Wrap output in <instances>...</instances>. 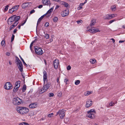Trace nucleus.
Returning <instances> with one entry per match:
<instances>
[{
    "instance_id": "nucleus-1",
    "label": "nucleus",
    "mask_w": 125,
    "mask_h": 125,
    "mask_svg": "<svg viewBox=\"0 0 125 125\" xmlns=\"http://www.w3.org/2000/svg\"><path fill=\"white\" fill-rule=\"evenodd\" d=\"M16 109L18 112L21 115H24L29 111L28 108L24 107H18Z\"/></svg>"
},
{
    "instance_id": "nucleus-2",
    "label": "nucleus",
    "mask_w": 125,
    "mask_h": 125,
    "mask_svg": "<svg viewBox=\"0 0 125 125\" xmlns=\"http://www.w3.org/2000/svg\"><path fill=\"white\" fill-rule=\"evenodd\" d=\"M96 22L95 20L94 19L91 21L90 26L91 28V29H90L88 31H89L90 32L94 33L96 32H99L100 31L98 29H95L94 27H92L94 25Z\"/></svg>"
},
{
    "instance_id": "nucleus-3",
    "label": "nucleus",
    "mask_w": 125,
    "mask_h": 125,
    "mask_svg": "<svg viewBox=\"0 0 125 125\" xmlns=\"http://www.w3.org/2000/svg\"><path fill=\"white\" fill-rule=\"evenodd\" d=\"M44 85L42 88L40 90L39 93L40 94H42L47 91L50 87L51 83L50 82H47L46 84L44 83Z\"/></svg>"
},
{
    "instance_id": "nucleus-4",
    "label": "nucleus",
    "mask_w": 125,
    "mask_h": 125,
    "mask_svg": "<svg viewBox=\"0 0 125 125\" xmlns=\"http://www.w3.org/2000/svg\"><path fill=\"white\" fill-rule=\"evenodd\" d=\"M95 110L94 109H91L87 112L86 116L91 119H94L96 117L95 114H96Z\"/></svg>"
},
{
    "instance_id": "nucleus-5",
    "label": "nucleus",
    "mask_w": 125,
    "mask_h": 125,
    "mask_svg": "<svg viewBox=\"0 0 125 125\" xmlns=\"http://www.w3.org/2000/svg\"><path fill=\"white\" fill-rule=\"evenodd\" d=\"M23 101L18 97L13 98L12 100V103L14 105H18L23 103Z\"/></svg>"
},
{
    "instance_id": "nucleus-6",
    "label": "nucleus",
    "mask_w": 125,
    "mask_h": 125,
    "mask_svg": "<svg viewBox=\"0 0 125 125\" xmlns=\"http://www.w3.org/2000/svg\"><path fill=\"white\" fill-rule=\"evenodd\" d=\"M17 61L18 63V65H19L18 67L21 72H22L23 71L22 64L18 58L17 57Z\"/></svg>"
},
{
    "instance_id": "nucleus-7",
    "label": "nucleus",
    "mask_w": 125,
    "mask_h": 125,
    "mask_svg": "<svg viewBox=\"0 0 125 125\" xmlns=\"http://www.w3.org/2000/svg\"><path fill=\"white\" fill-rule=\"evenodd\" d=\"M20 19V16L14 15L8 19H9V20L12 21H13L14 22L15 21H18Z\"/></svg>"
},
{
    "instance_id": "nucleus-8",
    "label": "nucleus",
    "mask_w": 125,
    "mask_h": 125,
    "mask_svg": "<svg viewBox=\"0 0 125 125\" xmlns=\"http://www.w3.org/2000/svg\"><path fill=\"white\" fill-rule=\"evenodd\" d=\"M34 50L36 53L38 55H41L43 53V51L42 49L40 48H35Z\"/></svg>"
},
{
    "instance_id": "nucleus-9",
    "label": "nucleus",
    "mask_w": 125,
    "mask_h": 125,
    "mask_svg": "<svg viewBox=\"0 0 125 125\" xmlns=\"http://www.w3.org/2000/svg\"><path fill=\"white\" fill-rule=\"evenodd\" d=\"M4 87L5 89L9 90L12 88V85L10 82H7L4 85Z\"/></svg>"
},
{
    "instance_id": "nucleus-10",
    "label": "nucleus",
    "mask_w": 125,
    "mask_h": 125,
    "mask_svg": "<svg viewBox=\"0 0 125 125\" xmlns=\"http://www.w3.org/2000/svg\"><path fill=\"white\" fill-rule=\"evenodd\" d=\"M59 112L60 118L61 119L63 118L65 115L64 110L63 109L60 110H59Z\"/></svg>"
},
{
    "instance_id": "nucleus-11",
    "label": "nucleus",
    "mask_w": 125,
    "mask_h": 125,
    "mask_svg": "<svg viewBox=\"0 0 125 125\" xmlns=\"http://www.w3.org/2000/svg\"><path fill=\"white\" fill-rule=\"evenodd\" d=\"M69 13V10L68 9L63 10L61 13L62 16L64 17L68 15Z\"/></svg>"
},
{
    "instance_id": "nucleus-12",
    "label": "nucleus",
    "mask_w": 125,
    "mask_h": 125,
    "mask_svg": "<svg viewBox=\"0 0 125 125\" xmlns=\"http://www.w3.org/2000/svg\"><path fill=\"white\" fill-rule=\"evenodd\" d=\"M59 61L57 59L53 61V65L54 68L55 69H57L59 65Z\"/></svg>"
},
{
    "instance_id": "nucleus-13",
    "label": "nucleus",
    "mask_w": 125,
    "mask_h": 125,
    "mask_svg": "<svg viewBox=\"0 0 125 125\" xmlns=\"http://www.w3.org/2000/svg\"><path fill=\"white\" fill-rule=\"evenodd\" d=\"M54 8V7H52L51 9H50L47 12V13L45 14L47 17H50L51 15V12L52 11Z\"/></svg>"
},
{
    "instance_id": "nucleus-14",
    "label": "nucleus",
    "mask_w": 125,
    "mask_h": 125,
    "mask_svg": "<svg viewBox=\"0 0 125 125\" xmlns=\"http://www.w3.org/2000/svg\"><path fill=\"white\" fill-rule=\"evenodd\" d=\"M92 101L90 100L87 101L85 105L86 107L88 108L91 106L92 104Z\"/></svg>"
},
{
    "instance_id": "nucleus-15",
    "label": "nucleus",
    "mask_w": 125,
    "mask_h": 125,
    "mask_svg": "<svg viewBox=\"0 0 125 125\" xmlns=\"http://www.w3.org/2000/svg\"><path fill=\"white\" fill-rule=\"evenodd\" d=\"M42 3L45 5H48L50 4L49 0H42Z\"/></svg>"
},
{
    "instance_id": "nucleus-16",
    "label": "nucleus",
    "mask_w": 125,
    "mask_h": 125,
    "mask_svg": "<svg viewBox=\"0 0 125 125\" xmlns=\"http://www.w3.org/2000/svg\"><path fill=\"white\" fill-rule=\"evenodd\" d=\"M37 106V104L35 103L31 104L29 105V107L31 108H35Z\"/></svg>"
},
{
    "instance_id": "nucleus-17",
    "label": "nucleus",
    "mask_w": 125,
    "mask_h": 125,
    "mask_svg": "<svg viewBox=\"0 0 125 125\" xmlns=\"http://www.w3.org/2000/svg\"><path fill=\"white\" fill-rule=\"evenodd\" d=\"M45 16H46V15L44 14L40 18H39V19H38V21H37V25L39 24L40 23V22L41 21V20L43 19V18H44V17Z\"/></svg>"
},
{
    "instance_id": "nucleus-18",
    "label": "nucleus",
    "mask_w": 125,
    "mask_h": 125,
    "mask_svg": "<svg viewBox=\"0 0 125 125\" xmlns=\"http://www.w3.org/2000/svg\"><path fill=\"white\" fill-rule=\"evenodd\" d=\"M103 18L105 20L110 19V14L105 15L103 17Z\"/></svg>"
},
{
    "instance_id": "nucleus-19",
    "label": "nucleus",
    "mask_w": 125,
    "mask_h": 125,
    "mask_svg": "<svg viewBox=\"0 0 125 125\" xmlns=\"http://www.w3.org/2000/svg\"><path fill=\"white\" fill-rule=\"evenodd\" d=\"M19 57H20V58L21 59V60L22 61V62H23V64L24 65H25L26 67H28V66H30V65H28L24 62V60L21 57V56L20 55Z\"/></svg>"
},
{
    "instance_id": "nucleus-20",
    "label": "nucleus",
    "mask_w": 125,
    "mask_h": 125,
    "mask_svg": "<svg viewBox=\"0 0 125 125\" xmlns=\"http://www.w3.org/2000/svg\"><path fill=\"white\" fill-rule=\"evenodd\" d=\"M19 6V5H15L12 8V9H13L14 10V11L17 10L18 8V7Z\"/></svg>"
},
{
    "instance_id": "nucleus-21",
    "label": "nucleus",
    "mask_w": 125,
    "mask_h": 125,
    "mask_svg": "<svg viewBox=\"0 0 125 125\" xmlns=\"http://www.w3.org/2000/svg\"><path fill=\"white\" fill-rule=\"evenodd\" d=\"M110 19L117 17V15L116 14H110Z\"/></svg>"
},
{
    "instance_id": "nucleus-22",
    "label": "nucleus",
    "mask_w": 125,
    "mask_h": 125,
    "mask_svg": "<svg viewBox=\"0 0 125 125\" xmlns=\"http://www.w3.org/2000/svg\"><path fill=\"white\" fill-rule=\"evenodd\" d=\"M28 3H23L22 5V8H26L27 6H28Z\"/></svg>"
},
{
    "instance_id": "nucleus-23",
    "label": "nucleus",
    "mask_w": 125,
    "mask_h": 125,
    "mask_svg": "<svg viewBox=\"0 0 125 125\" xmlns=\"http://www.w3.org/2000/svg\"><path fill=\"white\" fill-rule=\"evenodd\" d=\"M37 39H35L34 40V41H33L31 42V44H30V49H31V48H32V45H33V44L36 41H37Z\"/></svg>"
},
{
    "instance_id": "nucleus-24",
    "label": "nucleus",
    "mask_w": 125,
    "mask_h": 125,
    "mask_svg": "<svg viewBox=\"0 0 125 125\" xmlns=\"http://www.w3.org/2000/svg\"><path fill=\"white\" fill-rule=\"evenodd\" d=\"M21 82L20 81H18L15 83V86L16 87H18L19 85H20V83Z\"/></svg>"
},
{
    "instance_id": "nucleus-25",
    "label": "nucleus",
    "mask_w": 125,
    "mask_h": 125,
    "mask_svg": "<svg viewBox=\"0 0 125 125\" xmlns=\"http://www.w3.org/2000/svg\"><path fill=\"white\" fill-rule=\"evenodd\" d=\"M20 87V85H19L18 87H16L15 86L14 88L13 89V92L14 93L16 92L18 90L19 88Z\"/></svg>"
},
{
    "instance_id": "nucleus-26",
    "label": "nucleus",
    "mask_w": 125,
    "mask_h": 125,
    "mask_svg": "<svg viewBox=\"0 0 125 125\" xmlns=\"http://www.w3.org/2000/svg\"><path fill=\"white\" fill-rule=\"evenodd\" d=\"M8 24L10 25H11L14 22L12 21L9 20V19H8Z\"/></svg>"
},
{
    "instance_id": "nucleus-27",
    "label": "nucleus",
    "mask_w": 125,
    "mask_h": 125,
    "mask_svg": "<svg viewBox=\"0 0 125 125\" xmlns=\"http://www.w3.org/2000/svg\"><path fill=\"white\" fill-rule=\"evenodd\" d=\"M58 18L57 17H55L53 18V20L54 22H56L58 20Z\"/></svg>"
},
{
    "instance_id": "nucleus-28",
    "label": "nucleus",
    "mask_w": 125,
    "mask_h": 125,
    "mask_svg": "<svg viewBox=\"0 0 125 125\" xmlns=\"http://www.w3.org/2000/svg\"><path fill=\"white\" fill-rule=\"evenodd\" d=\"M44 33L45 34V37L46 39H48L49 38V34L47 33H45L44 32Z\"/></svg>"
},
{
    "instance_id": "nucleus-29",
    "label": "nucleus",
    "mask_w": 125,
    "mask_h": 125,
    "mask_svg": "<svg viewBox=\"0 0 125 125\" xmlns=\"http://www.w3.org/2000/svg\"><path fill=\"white\" fill-rule=\"evenodd\" d=\"M90 62L92 64L96 62V60L94 59H91L90 61Z\"/></svg>"
},
{
    "instance_id": "nucleus-30",
    "label": "nucleus",
    "mask_w": 125,
    "mask_h": 125,
    "mask_svg": "<svg viewBox=\"0 0 125 125\" xmlns=\"http://www.w3.org/2000/svg\"><path fill=\"white\" fill-rule=\"evenodd\" d=\"M43 79L44 83H45V82L46 81V82H47V76L43 77Z\"/></svg>"
},
{
    "instance_id": "nucleus-31",
    "label": "nucleus",
    "mask_w": 125,
    "mask_h": 125,
    "mask_svg": "<svg viewBox=\"0 0 125 125\" xmlns=\"http://www.w3.org/2000/svg\"><path fill=\"white\" fill-rule=\"evenodd\" d=\"M26 89V86L25 85H24L23 87L22 91L23 92H25V90Z\"/></svg>"
},
{
    "instance_id": "nucleus-32",
    "label": "nucleus",
    "mask_w": 125,
    "mask_h": 125,
    "mask_svg": "<svg viewBox=\"0 0 125 125\" xmlns=\"http://www.w3.org/2000/svg\"><path fill=\"white\" fill-rule=\"evenodd\" d=\"M19 125H29L27 123L23 122L19 124Z\"/></svg>"
},
{
    "instance_id": "nucleus-33",
    "label": "nucleus",
    "mask_w": 125,
    "mask_h": 125,
    "mask_svg": "<svg viewBox=\"0 0 125 125\" xmlns=\"http://www.w3.org/2000/svg\"><path fill=\"white\" fill-rule=\"evenodd\" d=\"M1 45L2 46H3L4 45H5V41L4 40H3L1 42Z\"/></svg>"
},
{
    "instance_id": "nucleus-34",
    "label": "nucleus",
    "mask_w": 125,
    "mask_h": 125,
    "mask_svg": "<svg viewBox=\"0 0 125 125\" xmlns=\"http://www.w3.org/2000/svg\"><path fill=\"white\" fill-rule=\"evenodd\" d=\"M80 83V82L79 80H77L75 82V85H78Z\"/></svg>"
},
{
    "instance_id": "nucleus-35",
    "label": "nucleus",
    "mask_w": 125,
    "mask_h": 125,
    "mask_svg": "<svg viewBox=\"0 0 125 125\" xmlns=\"http://www.w3.org/2000/svg\"><path fill=\"white\" fill-rule=\"evenodd\" d=\"M63 4L65 7L67 8L68 6V4L66 2H64Z\"/></svg>"
},
{
    "instance_id": "nucleus-36",
    "label": "nucleus",
    "mask_w": 125,
    "mask_h": 125,
    "mask_svg": "<svg viewBox=\"0 0 125 125\" xmlns=\"http://www.w3.org/2000/svg\"><path fill=\"white\" fill-rule=\"evenodd\" d=\"M14 11V10H13V9H12L11 8L9 10V13H11Z\"/></svg>"
},
{
    "instance_id": "nucleus-37",
    "label": "nucleus",
    "mask_w": 125,
    "mask_h": 125,
    "mask_svg": "<svg viewBox=\"0 0 125 125\" xmlns=\"http://www.w3.org/2000/svg\"><path fill=\"white\" fill-rule=\"evenodd\" d=\"M9 7V5H7L6 6L5 8V10L6 11H7L8 9V8Z\"/></svg>"
},
{
    "instance_id": "nucleus-38",
    "label": "nucleus",
    "mask_w": 125,
    "mask_h": 125,
    "mask_svg": "<svg viewBox=\"0 0 125 125\" xmlns=\"http://www.w3.org/2000/svg\"><path fill=\"white\" fill-rule=\"evenodd\" d=\"M43 73V77L47 76V73L46 71H44Z\"/></svg>"
},
{
    "instance_id": "nucleus-39",
    "label": "nucleus",
    "mask_w": 125,
    "mask_h": 125,
    "mask_svg": "<svg viewBox=\"0 0 125 125\" xmlns=\"http://www.w3.org/2000/svg\"><path fill=\"white\" fill-rule=\"evenodd\" d=\"M15 37V35L13 34L12 35V36L11 38V42H12L14 40Z\"/></svg>"
},
{
    "instance_id": "nucleus-40",
    "label": "nucleus",
    "mask_w": 125,
    "mask_h": 125,
    "mask_svg": "<svg viewBox=\"0 0 125 125\" xmlns=\"http://www.w3.org/2000/svg\"><path fill=\"white\" fill-rule=\"evenodd\" d=\"M54 96V94L53 93H50L49 94V97H53Z\"/></svg>"
},
{
    "instance_id": "nucleus-41",
    "label": "nucleus",
    "mask_w": 125,
    "mask_h": 125,
    "mask_svg": "<svg viewBox=\"0 0 125 125\" xmlns=\"http://www.w3.org/2000/svg\"><path fill=\"white\" fill-rule=\"evenodd\" d=\"M116 7L115 6H113L111 8V9L112 11H114Z\"/></svg>"
},
{
    "instance_id": "nucleus-42",
    "label": "nucleus",
    "mask_w": 125,
    "mask_h": 125,
    "mask_svg": "<svg viewBox=\"0 0 125 125\" xmlns=\"http://www.w3.org/2000/svg\"><path fill=\"white\" fill-rule=\"evenodd\" d=\"M58 95L59 97H61L62 96V93L61 92H60L58 93Z\"/></svg>"
},
{
    "instance_id": "nucleus-43",
    "label": "nucleus",
    "mask_w": 125,
    "mask_h": 125,
    "mask_svg": "<svg viewBox=\"0 0 125 125\" xmlns=\"http://www.w3.org/2000/svg\"><path fill=\"white\" fill-rule=\"evenodd\" d=\"M87 0H85V1L84 3H80V6L81 5H83L85 4L87 2Z\"/></svg>"
},
{
    "instance_id": "nucleus-44",
    "label": "nucleus",
    "mask_w": 125,
    "mask_h": 125,
    "mask_svg": "<svg viewBox=\"0 0 125 125\" xmlns=\"http://www.w3.org/2000/svg\"><path fill=\"white\" fill-rule=\"evenodd\" d=\"M86 93V94H85V96H88L89 94H91V93L90 92L88 91L87 92V93Z\"/></svg>"
},
{
    "instance_id": "nucleus-45",
    "label": "nucleus",
    "mask_w": 125,
    "mask_h": 125,
    "mask_svg": "<svg viewBox=\"0 0 125 125\" xmlns=\"http://www.w3.org/2000/svg\"><path fill=\"white\" fill-rule=\"evenodd\" d=\"M77 23L79 24H81L82 23L83 21L82 20H80L78 21H77Z\"/></svg>"
},
{
    "instance_id": "nucleus-46",
    "label": "nucleus",
    "mask_w": 125,
    "mask_h": 125,
    "mask_svg": "<svg viewBox=\"0 0 125 125\" xmlns=\"http://www.w3.org/2000/svg\"><path fill=\"white\" fill-rule=\"evenodd\" d=\"M53 115V113H51V114H49L48 115V116L49 117H51Z\"/></svg>"
},
{
    "instance_id": "nucleus-47",
    "label": "nucleus",
    "mask_w": 125,
    "mask_h": 125,
    "mask_svg": "<svg viewBox=\"0 0 125 125\" xmlns=\"http://www.w3.org/2000/svg\"><path fill=\"white\" fill-rule=\"evenodd\" d=\"M18 21H15L13 23V25H14V26H15L18 24V22H17Z\"/></svg>"
},
{
    "instance_id": "nucleus-48",
    "label": "nucleus",
    "mask_w": 125,
    "mask_h": 125,
    "mask_svg": "<svg viewBox=\"0 0 125 125\" xmlns=\"http://www.w3.org/2000/svg\"><path fill=\"white\" fill-rule=\"evenodd\" d=\"M116 20L115 19H114L113 20H111L109 22V23L110 24L112 23L113 22L115 21H116Z\"/></svg>"
},
{
    "instance_id": "nucleus-49",
    "label": "nucleus",
    "mask_w": 125,
    "mask_h": 125,
    "mask_svg": "<svg viewBox=\"0 0 125 125\" xmlns=\"http://www.w3.org/2000/svg\"><path fill=\"white\" fill-rule=\"evenodd\" d=\"M109 105L111 106H113L115 104L114 103L112 102H111L109 104Z\"/></svg>"
},
{
    "instance_id": "nucleus-50",
    "label": "nucleus",
    "mask_w": 125,
    "mask_h": 125,
    "mask_svg": "<svg viewBox=\"0 0 125 125\" xmlns=\"http://www.w3.org/2000/svg\"><path fill=\"white\" fill-rule=\"evenodd\" d=\"M49 23L47 22L45 23V26L46 27H47L49 26Z\"/></svg>"
},
{
    "instance_id": "nucleus-51",
    "label": "nucleus",
    "mask_w": 125,
    "mask_h": 125,
    "mask_svg": "<svg viewBox=\"0 0 125 125\" xmlns=\"http://www.w3.org/2000/svg\"><path fill=\"white\" fill-rule=\"evenodd\" d=\"M35 12V10H31L30 12V14H32L34 12Z\"/></svg>"
},
{
    "instance_id": "nucleus-52",
    "label": "nucleus",
    "mask_w": 125,
    "mask_h": 125,
    "mask_svg": "<svg viewBox=\"0 0 125 125\" xmlns=\"http://www.w3.org/2000/svg\"><path fill=\"white\" fill-rule=\"evenodd\" d=\"M71 69V67L70 65L68 66L67 67V69L68 70H69Z\"/></svg>"
},
{
    "instance_id": "nucleus-53",
    "label": "nucleus",
    "mask_w": 125,
    "mask_h": 125,
    "mask_svg": "<svg viewBox=\"0 0 125 125\" xmlns=\"http://www.w3.org/2000/svg\"><path fill=\"white\" fill-rule=\"evenodd\" d=\"M15 26H14V25H13V24L11 25L10 27V30L11 29H12L14 28Z\"/></svg>"
},
{
    "instance_id": "nucleus-54",
    "label": "nucleus",
    "mask_w": 125,
    "mask_h": 125,
    "mask_svg": "<svg viewBox=\"0 0 125 125\" xmlns=\"http://www.w3.org/2000/svg\"><path fill=\"white\" fill-rule=\"evenodd\" d=\"M80 4L79 5V7L78 8H79L78 9V10H80L81 9H82L83 8V7L82 6H83V5H81V6H80Z\"/></svg>"
},
{
    "instance_id": "nucleus-55",
    "label": "nucleus",
    "mask_w": 125,
    "mask_h": 125,
    "mask_svg": "<svg viewBox=\"0 0 125 125\" xmlns=\"http://www.w3.org/2000/svg\"><path fill=\"white\" fill-rule=\"evenodd\" d=\"M43 6L42 5H39V6H38V8H39L41 9L42 7Z\"/></svg>"
},
{
    "instance_id": "nucleus-56",
    "label": "nucleus",
    "mask_w": 125,
    "mask_h": 125,
    "mask_svg": "<svg viewBox=\"0 0 125 125\" xmlns=\"http://www.w3.org/2000/svg\"><path fill=\"white\" fill-rule=\"evenodd\" d=\"M68 81V79H65L64 80V82H65L66 84H67V82Z\"/></svg>"
},
{
    "instance_id": "nucleus-57",
    "label": "nucleus",
    "mask_w": 125,
    "mask_h": 125,
    "mask_svg": "<svg viewBox=\"0 0 125 125\" xmlns=\"http://www.w3.org/2000/svg\"><path fill=\"white\" fill-rule=\"evenodd\" d=\"M6 55L7 56H9L10 55V53L9 52H7L6 53Z\"/></svg>"
},
{
    "instance_id": "nucleus-58",
    "label": "nucleus",
    "mask_w": 125,
    "mask_h": 125,
    "mask_svg": "<svg viewBox=\"0 0 125 125\" xmlns=\"http://www.w3.org/2000/svg\"><path fill=\"white\" fill-rule=\"evenodd\" d=\"M17 31V29H15L13 31V33L14 34H15L16 32Z\"/></svg>"
},
{
    "instance_id": "nucleus-59",
    "label": "nucleus",
    "mask_w": 125,
    "mask_h": 125,
    "mask_svg": "<svg viewBox=\"0 0 125 125\" xmlns=\"http://www.w3.org/2000/svg\"><path fill=\"white\" fill-rule=\"evenodd\" d=\"M125 41H119V43H122V42H125Z\"/></svg>"
},
{
    "instance_id": "nucleus-60",
    "label": "nucleus",
    "mask_w": 125,
    "mask_h": 125,
    "mask_svg": "<svg viewBox=\"0 0 125 125\" xmlns=\"http://www.w3.org/2000/svg\"><path fill=\"white\" fill-rule=\"evenodd\" d=\"M59 78L58 77L57 78V82L58 83H60V82L59 81Z\"/></svg>"
},
{
    "instance_id": "nucleus-61",
    "label": "nucleus",
    "mask_w": 125,
    "mask_h": 125,
    "mask_svg": "<svg viewBox=\"0 0 125 125\" xmlns=\"http://www.w3.org/2000/svg\"><path fill=\"white\" fill-rule=\"evenodd\" d=\"M111 40H112V41L114 43L115 42V40L114 39L112 38Z\"/></svg>"
},
{
    "instance_id": "nucleus-62",
    "label": "nucleus",
    "mask_w": 125,
    "mask_h": 125,
    "mask_svg": "<svg viewBox=\"0 0 125 125\" xmlns=\"http://www.w3.org/2000/svg\"><path fill=\"white\" fill-rule=\"evenodd\" d=\"M27 19V18L25 19V20L24 21V23H26V21Z\"/></svg>"
},
{
    "instance_id": "nucleus-63",
    "label": "nucleus",
    "mask_w": 125,
    "mask_h": 125,
    "mask_svg": "<svg viewBox=\"0 0 125 125\" xmlns=\"http://www.w3.org/2000/svg\"><path fill=\"white\" fill-rule=\"evenodd\" d=\"M59 7V6L58 5H57L56 6V7L55 8V9H57Z\"/></svg>"
},
{
    "instance_id": "nucleus-64",
    "label": "nucleus",
    "mask_w": 125,
    "mask_h": 125,
    "mask_svg": "<svg viewBox=\"0 0 125 125\" xmlns=\"http://www.w3.org/2000/svg\"><path fill=\"white\" fill-rule=\"evenodd\" d=\"M50 42H52L53 41L52 38H50Z\"/></svg>"
}]
</instances>
